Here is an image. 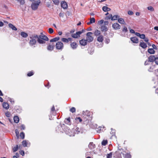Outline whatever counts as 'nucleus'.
<instances>
[{
  "label": "nucleus",
  "instance_id": "1",
  "mask_svg": "<svg viewBox=\"0 0 158 158\" xmlns=\"http://www.w3.org/2000/svg\"><path fill=\"white\" fill-rule=\"evenodd\" d=\"M115 158H131V155L126 153L122 148L118 149L114 154Z\"/></svg>",
  "mask_w": 158,
  "mask_h": 158
},
{
  "label": "nucleus",
  "instance_id": "2",
  "mask_svg": "<svg viewBox=\"0 0 158 158\" xmlns=\"http://www.w3.org/2000/svg\"><path fill=\"white\" fill-rule=\"evenodd\" d=\"M56 130L58 132L60 131L63 133L64 132L69 135H71L73 134L72 132H69L70 129L64 124L59 125L56 128Z\"/></svg>",
  "mask_w": 158,
  "mask_h": 158
},
{
  "label": "nucleus",
  "instance_id": "3",
  "mask_svg": "<svg viewBox=\"0 0 158 158\" xmlns=\"http://www.w3.org/2000/svg\"><path fill=\"white\" fill-rule=\"evenodd\" d=\"M40 3V0H37V1L32 3L31 5L32 9L33 10H36L38 8Z\"/></svg>",
  "mask_w": 158,
  "mask_h": 158
},
{
  "label": "nucleus",
  "instance_id": "4",
  "mask_svg": "<svg viewBox=\"0 0 158 158\" xmlns=\"http://www.w3.org/2000/svg\"><path fill=\"white\" fill-rule=\"evenodd\" d=\"M79 129L78 127H76L75 129L74 128L73 129H72V130H70V131H69V132H72L73 134V135L69 136H74L75 134H78L80 133H82V132L81 131H80V130H79Z\"/></svg>",
  "mask_w": 158,
  "mask_h": 158
},
{
  "label": "nucleus",
  "instance_id": "5",
  "mask_svg": "<svg viewBox=\"0 0 158 158\" xmlns=\"http://www.w3.org/2000/svg\"><path fill=\"white\" fill-rule=\"evenodd\" d=\"M93 33L91 32H88L86 34L87 38L86 40L87 42H90L93 41L94 38L92 36Z\"/></svg>",
  "mask_w": 158,
  "mask_h": 158
},
{
  "label": "nucleus",
  "instance_id": "6",
  "mask_svg": "<svg viewBox=\"0 0 158 158\" xmlns=\"http://www.w3.org/2000/svg\"><path fill=\"white\" fill-rule=\"evenodd\" d=\"M56 48L57 49L62 50L64 48V45L61 42H57L56 44Z\"/></svg>",
  "mask_w": 158,
  "mask_h": 158
},
{
  "label": "nucleus",
  "instance_id": "7",
  "mask_svg": "<svg viewBox=\"0 0 158 158\" xmlns=\"http://www.w3.org/2000/svg\"><path fill=\"white\" fill-rule=\"evenodd\" d=\"M89 111H87L86 112L83 111L82 114L83 117L85 118V120L86 121L87 120H89V115L88 114Z\"/></svg>",
  "mask_w": 158,
  "mask_h": 158
},
{
  "label": "nucleus",
  "instance_id": "8",
  "mask_svg": "<svg viewBox=\"0 0 158 158\" xmlns=\"http://www.w3.org/2000/svg\"><path fill=\"white\" fill-rule=\"evenodd\" d=\"M31 40L29 42V44L30 46H32L35 45L36 43V40L32 37H30Z\"/></svg>",
  "mask_w": 158,
  "mask_h": 158
},
{
  "label": "nucleus",
  "instance_id": "9",
  "mask_svg": "<svg viewBox=\"0 0 158 158\" xmlns=\"http://www.w3.org/2000/svg\"><path fill=\"white\" fill-rule=\"evenodd\" d=\"M83 33L82 31H77L76 33L72 34V37L74 38H77L79 37L80 35Z\"/></svg>",
  "mask_w": 158,
  "mask_h": 158
},
{
  "label": "nucleus",
  "instance_id": "10",
  "mask_svg": "<svg viewBox=\"0 0 158 158\" xmlns=\"http://www.w3.org/2000/svg\"><path fill=\"white\" fill-rule=\"evenodd\" d=\"M112 27L115 30H118L120 28L121 26L118 23H115L113 24Z\"/></svg>",
  "mask_w": 158,
  "mask_h": 158
},
{
  "label": "nucleus",
  "instance_id": "11",
  "mask_svg": "<svg viewBox=\"0 0 158 158\" xmlns=\"http://www.w3.org/2000/svg\"><path fill=\"white\" fill-rule=\"evenodd\" d=\"M22 144L24 147H29L30 145V143L28 141L25 140L22 141Z\"/></svg>",
  "mask_w": 158,
  "mask_h": 158
},
{
  "label": "nucleus",
  "instance_id": "12",
  "mask_svg": "<svg viewBox=\"0 0 158 158\" xmlns=\"http://www.w3.org/2000/svg\"><path fill=\"white\" fill-rule=\"evenodd\" d=\"M61 6L64 9H66L68 8V5L67 3L64 1H62L61 2Z\"/></svg>",
  "mask_w": 158,
  "mask_h": 158
},
{
  "label": "nucleus",
  "instance_id": "13",
  "mask_svg": "<svg viewBox=\"0 0 158 158\" xmlns=\"http://www.w3.org/2000/svg\"><path fill=\"white\" fill-rule=\"evenodd\" d=\"M39 38L43 40H44L47 41H48L49 40L48 37L47 36L43 34L42 33H41V35L39 36Z\"/></svg>",
  "mask_w": 158,
  "mask_h": 158
},
{
  "label": "nucleus",
  "instance_id": "14",
  "mask_svg": "<svg viewBox=\"0 0 158 158\" xmlns=\"http://www.w3.org/2000/svg\"><path fill=\"white\" fill-rule=\"evenodd\" d=\"M155 57L154 55H151L148 58V61L150 62H153L155 61Z\"/></svg>",
  "mask_w": 158,
  "mask_h": 158
},
{
  "label": "nucleus",
  "instance_id": "15",
  "mask_svg": "<svg viewBox=\"0 0 158 158\" xmlns=\"http://www.w3.org/2000/svg\"><path fill=\"white\" fill-rule=\"evenodd\" d=\"M55 47V44H49L47 47L48 50L52 51L53 50Z\"/></svg>",
  "mask_w": 158,
  "mask_h": 158
},
{
  "label": "nucleus",
  "instance_id": "16",
  "mask_svg": "<svg viewBox=\"0 0 158 158\" xmlns=\"http://www.w3.org/2000/svg\"><path fill=\"white\" fill-rule=\"evenodd\" d=\"M2 107L4 108L7 110L9 108V105L8 103L4 102L2 103Z\"/></svg>",
  "mask_w": 158,
  "mask_h": 158
},
{
  "label": "nucleus",
  "instance_id": "17",
  "mask_svg": "<svg viewBox=\"0 0 158 158\" xmlns=\"http://www.w3.org/2000/svg\"><path fill=\"white\" fill-rule=\"evenodd\" d=\"M130 39L133 43H137L139 42L138 39L136 37H132Z\"/></svg>",
  "mask_w": 158,
  "mask_h": 158
},
{
  "label": "nucleus",
  "instance_id": "18",
  "mask_svg": "<svg viewBox=\"0 0 158 158\" xmlns=\"http://www.w3.org/2000/svg\"><path fill=\"white\" fill-rule=\"evenodd\" d=\"M70 46L73 49H75L77 47V44L75 42H73L71 43Z\"/></svg>",
  "mask_w": 158,
  "mask_h": 158
},
{
  "label": "nucleus",
  "instance_id": "19",
  "mask_svg": "<svg viewBox=\"0 0 158 158\" xmlns=\"http://www.w3.org/2000/svg\"><path fill=\"white\" fill-rule=\"evenodd\" d=\"M80 44L81 45L83 46H85L86 45L87 43V42L86 40H81L79 41Z\"/></svg>",
  "mask_w": 158,
  "mask_h": 158
},
{
  "label": "nucleus",
  "instance_id": "20",
  "mask_svg": "<svg viewBox=\"0 0 158 158\" xmlns=\"http://www.w3.org/2000/svg\"><path fill=\"white\" fill-rule=\"evenodd\" d=\"M108 30L107 27L105 25H102L101 27V31H106Z\"/></svg>",
  "mask_w": 158,
  "mask_h": 158
},
{
  "label": "nucleus",
  "instance_id": "21",
  "mask_svg": "<svg viewBox=\"0 0 158 158\" xmlns=\"http://www.w3.org/2000/svg\"><path fill=\"white\" fill-rule=\"evenodd\" d=\"M88 147L90 149H93L95 147V145L93 142H90L88 145Z\"/></svg>",
  "mask_w": 158,
  "mask_h": 158
},
{
  "label": "nucleus",
  "instance_id": "22",
  "mask_svg": "<svg viewBox=\"0 0 158 158\" xmlns=\"http://www.w3.org/2000/svg\"><path fill=\"white\" fill-rule=\"evenodd\" d=\"M120 18V16L118 15H114L113 16H112V17L111 19V20L114 21L117 20Z\"/></svg>",
  "mask_w": 158,
  "mask_h": 158
},
{
  "label": "nucleus",
  "instance_id": "23",
  "mask_svg": "<svg viewBox=\"0 0 158 158\" xmlns=\"http://www.w3.org/2000/svg\"><path fill=\"white\" fill-rule=\"evenodd\" d=\"M139 45L143 48H145L147 47L146 44L143 42H140Z\"/></svg>",
  "mask_w": 158,
  "mask_h": 158
},
{
  "label": "nucleus",
  "instance_id": "24",
  "mask_svg": "<svg viewBox=\"0 0 158 158\" xmlns=\"http://www.w3.org/2000/svg\"><path fill=\"white\" fill-rule=\"evenodd\" d=\"M59 39L60 37H57L52 39L50 40V41L51 42H55L59 40Z\"/></svg>",
  "mask_w": 158,
  "mask_h": 158
},
{
  "label": "nucleus",
  "instance_id": "25",
  "mask_svg": "<svg viewBox=\"0 0 158 158\" xmlns=\"http://www.w3.org/2000/svg\"><path fill=\"white\" fill-rule=\"evenodd\" d=\"M118 22L120 24H125V22L124 20L122 18H119V19H118Z\"/></svg>",
  "mask_w": 158,
  "mask_h": 158
},
{
  "label": "nucleus",
  "instance_id": "26",
  "mask_svg": "<svg viewBox=\"0 0 158 158\" xmlns=\"http://www.w3.org/2000/svg\"><path fill=\"white\" fill-rule=\"evenodd\" d=\"M102 10L104 12L108 11H110L111 9L110 8L106 6H104L102 7Z\"/></svg>",
  "mask_w": 158,
  "mask_h": 158
},
{
  "label": "nucleus",
  "instance_id": "27",
  "mask_svg": "<svg viewBox=\"0 0 158 158\" xmlns=\"http://www.w3.org/2000/svg\"><path fill=\"white\" fill-rule=\"evenodd\" d=\"M9 27L11 28L13 30L16 31L17 30V28L12 24L11 23H9Z\"/></svg>",
  "mask_w": 158,
  "mask_h": 158
},
{
  "label": "nucleus",
  "instance_id": "28",
  "mask_svg": "<svg viewBox=\"0 0 158 158\" xmlns=\"http://www.w3.org/2000/svg\"><path fill=\"white\" fill-rule=\"evenodd\" d=\"M97 40L99 42H102L103 40V36L102 35H100L98 37Z\"/></svg>",
  "mask_w": 158,
  "mask_h": 158
},
{
  "label": "nucleus",
  "instance_id": "29",
  "mask_svg": "<svg viewBox=\"0 0 158 158\" xmlns=\"http://www.w3.org/2000/svg\"><path fill=\"white\" fill-rule=\"evenodd\" d=\"M20 34L21 36L24 38H26L28 36L27 33L24 32H21Z\"/></svg>",
  "mask_w": 158,
  "mask_h": 158
},
{
  "label": "nucleus",
  "instance_id": "30",
  "mask_svg": "<svg viewBox=\"0 0 158 158\" xmlns=\"http://www.w3.org/2000/svg\"><path fill=\"white\" fill-rule=\"evenodd\" d=\"M14 121L16 123H18L19 121V118L18 116H15L14 118Z\"/></svg>",
  "mask_w": 158,
  "mask_h": 158
},
{
  "label": "nucleus",
  "instance_id": "31",
  "mask_svg": "<svg viewBox=\"0 0 158 158\" xmlns=\"http://www.w3.org/2000/svg\"><path fill=\"white\" fill-rule=\"evenodd\" d=\"M94 35L95 36L99 35L101 34V32L100 31L98 30H96L94 33Z\"/></svg>",
  "mask_w": 158,
  "mask_h": 158
},
{
  "label": "nucleus",
  "instance_id": "32",
  "mask_svg": "<svg viewBox=\"0 0 158 158\" xmlns=\"http://www.w3.org/2000/svg\"><path fill=\"white\" fill-rule=\"evenodd\" d=\"M43 40H42L39 38L37 40L38 42L40 44H44L45 43V42Z\"/></svg>",
  "mask_w": 158,
  "mask_h": 158
},
{
  "label": "nucleus",
  "instance_id": "33",
  "mask_svg": "<svg viewBox=\"0 0 158 158\" xmlns=\"http://www.w3.org/2000/svg\"><path fill=\"white\" fill-rule=\"evenodd\" d=\"M112 17V15L111 14H109V15H108L107 16H106V17H105L104 19L105 20H108L111 19V20Z\"/></svg>",
  "mask_w": 158,
  "mask_h": 158
},
{
  "label": "nucleus",
  "instance_id": "34",
  "mask_svg": "<svg viewBox=\"0 0 158 158\" xmlns=\"http://www.w3.org/2000/svg\"><path fill=\"white\" fill-rule=\"evenodd\" d=\"M148 52L150 54H154L155 53V51L153 48H149Z\"/></svg>",
  "mask_w": 158,
  "mask_h": 158
},
{
  "label": "nucleus",
  "instance_id": "35",
  "mask_svg": "<svg viewBox=\"0 0 158 158\" xmlns=\"http://www.w3.org/2000/svg\"><path fill=\"white\" fill-rule=\"evenodd\" d=\"M107 143V140H103L102 142V145L103 146H105Z\"/></svg>",
  "mask_w": 158,
  "mask_h": 158
},
{
  "label": "nucleus",
  "instance_id": "36",
  "mask_svg": "<svg viewBox=\"0 0 158 158\" xmlns=\"http://www.w3.org/2000/svg\"><path fill=\"white\" fill-rule=\"evenodd\" d=\"M18 145H16V146L15 147H14V148H13V152H15L17 151L18 150Z\"/></svg>",
  "mask_w": 158,
  "mask_h": 158
},
{
  "label": "nucleus",
  "instance_id": "37",
  "mask_svg": "<svg viewBox=\"0 0 158 158\" xmlns=\"http://www.w3.org/2000/svg\"><path fill=\"white\" fill-rule=\"evenodd\" d=\"M95 21V20L94 18H91L90 19L89 23H94Z\"/></svg>",
  "mask_w": 158,
  "mask_h": 158
},
{
  "label": "nucleus",
  "instance_id": "38",
  "mask_svg": "<svg viewBox=\"0 0 158 158\" xmlns=\"http://www.w3.org/2000/svg\"><path fill=\"white\" fill-rule=\"evenodd\" d=\"M61 41L64 43H68V40L67 39L65 38H62L61 39Z\"/></svg>",
  "mask_w": 158,
  "mask_h": 158
},
{
  "label": "nucleus",
  "instance_id": "39",
  "mask_svg": "<svg viewBox=\"0 0 158 158\" xmlns=\"http://www.w3.org/2000/svg\"><path fill=\"white\" fill-rule=\"evenodd\" d=\"M70 111L72 113H74L76 111V109L74 107H72L70 109Z\"/></svg>",
  "mask_w": 158,
  "mask_h": 158
},
{
  "label": "nucleus",
  "instance_id": "40",
  "mask_svg": "<svg viewBox=\"0 0 158 158\" xmlns=\"http://www.w3.org/2000/svg\"><path fill=\"white\" fill-rule=\"evenodd\" d=\"M54 3L56 5H58L59 3V0H52Z\"/></svg>",
  "mask_w": 158,
  "mask_h": 158
},
{
  "label": "nucleus",
  "instance_id": "41",
  "mask_svg": "<svg viewBox=\"0 0 158 158\" xmlns=\"http://www.w3.org/2000/svg\"><path fill=\"white\" fill-rule=\"evenodd\" d=\"M48 32L50 34H52L53 33L54 31L52 28H50L48 29Z\"/></svg>",
  "mask_w": 158,
  "mask_h": 158
},
{
  "label": "nucleus",
  "instance_id": "42",
  "mask_svg": "<svg viewBox=\"0 0 158 158\" xmlns=\"http://www.w3.org/2000/svg\"><path fill=\"white\" fill-rule=\"evenodd\" d=\"M20 136L21 138L22 139H24L25 137V135L23 132H22L20 133Z\"/></svg>",
  "mask_w": 158,
  "mask_h": 158
},
{
  "label": "nucleus",
  "instance_id": "43",
  "mask_svg": "<svg viewBox=\"0 0 158 158\" xmlns=\"http://www.w3.org/2000/svg\"><path fill=\"white\" fill-rule=\"evenodd\" d=\"M112 155V152H110L107 155L106 157L107 158H111Z\"/></svg>",
  "mask_w": 158,
  "mask_h": 158
},
{
  "label": "nucleus",
  "instance_id": "44",
  "mask_svg": "<svg viewBox=\"0 0 158 158\" xmlns=\"http://www.w3.org/2000/svg\"><path fill=\"white\" fill-rule=\"evenodd\" d=\"M147 8L148 10H150L151 11H153L154 10V8L152 6H148Z\"/></svg>",
  "mask_w": 158,
  "mask_h": 158
},
{
  "label": "nucleus",
  "instance_id": "45",
  "mask_svg": "<svg viewBox=\"0 0 158 158\" xmlns=\"http://www.w3.org/2000/svg\"><path fill=\"white\" fill-rule=\"evenodd\" d=\"M122 31L124 32H127L128 31L127 27L125 26H124L122 30Z\"/></svg>",
  "mask_w": 158,
  "mask_h": 158
},
{
  "label": "nucleus",
  "instance_id": "46",
  "mask_svg": "<svg viewBox=\"0 0 158 158\" xmlns=\"http://www.w3.org/2000/svg\"><path fill=\"white\" fill-rule=\"evenodd\" d=\"M111 131L110 132V134L112 135V136L114 135L115 133V130L111 128Z\"/></svg>",
  "mask_w": 158,
  "mask_h": 158
},
{
  "label": "nucleus",
  "instance_id": "47",
  "mask_svg": "<svg viewBox=\"0 0 158 158\" xmlns=\"http://www.w3.org/2000/svg\"><path fill=\"white\" fill-rule=\"evenodd\" d=\"M33 72L32 71H31L27 73V76L28 77H30L33 75Z\"/></svg>",
  "mask_w": 158,
  "mask_h": 158
},
{
  "label": "nucleus",
  "instance_id": "48",
  "mask_svg": "<svg viewBox=\"0 0 158 158\" xmlns=\"http://www.w3.org/2000/svg\"><path fill=\"white\" fill-rule=\"evenodd\" d=\"M6 116L8 117H9L10 116V114L9 111H7L5 113Z\"/></svg>",
  "mask_w": 158,
  "mask_h": 158
},
{
  "label": "nucleus",
  "instance_id": "49",
  "mask_svg": "<svg viewBox=\"0 0 158 158\" xmlns=\"http://www.w3.org/2000/svg\"><path fill=\"white\" fill-rule=\"evenodd\" d=\"M76 120L77 122H81L82 121V119L80 117H77L76 118Z\"/></svg>",
  "mask_w": 158,
  "mask_h": 158
},
{
  "label": "nucleus",
  "instance_id": "50",
  "mask_svg": "<svg viewBox=\"0 0 158 158\" xmlns=\"http://www.w3.org/2000/svg\"><path fill=\"white\" fill-rule=\"evenodd\" d=\"M139 37L140 38H141L142 39H144L145 38V35L144 34H142L141 35L140 34Z\"/></svg>",
  "mask_w": 158,
  "mask_h": 158
},
{
  "label": "nucleus",
  "instance_id": "51",
  "mask_svg": "<svg viewBox=\"0 0 158 158\" xmlns=\"http://www.w3.org/2000/svg\"><path fill=\"white\" fill-rule=\"evenodd\" d=\"M25 128V126L23 124H22L21 126V130H24Z\"/></svg>",
  "mask_w": 158,
  "mask_h": 158
},
{
  "label": "nucleus",
  "instance_id": "52",
  "mask_svg": "<svg viewBox=\"0 0 158 158\" xmlns=\"http://www.w3.org/2000/svg\"><path fill=\"white\" fill-rule=\"evenodd\" d=\"M104 23V20L103 19H102L101 20H99L98 22V23L99 24H101Z\"/></svg>",
  "mask_w": 158,
  "mask_h": 158
},
{
  "label": "nucleus",
  "instance_id": "53",
  "mask_svg": "<svg viewBox=\"0 0 158 158\" xmlns=\"http://www.w3.org/2000/svg\"><path fill=\"white\" fill-rule=\"evenodd\" d=\"M155 62L156 64L158 65V57H156Z\"/></svg>",
  "mask_w": 158,
  "mask_h": 158
},
{
  "label": "nucleus",
  "instance_id": "54",
  "mask_svg": "<svg viewBox=\"0 0 158 158\" xmlns=\"http://www.w3.org/2000/svg\"><path fill=\"white\" fill-rule=\"evenodd\" d=\"M20 154L22 156H23L24 155V151L23 150H21L20 151Z\"/></svg>",
  "mask_w": 158,
  "mask_h": 158
},
{
  "label": "nucleus",
  "instance_id": "55",
  "mask_svg": "<svg viewBox=\"0 0 158 158\" xmlns=\"http://www.w3.org/2000/svg\"><path fill=\"white\" fill-rule=\"evenodd\" d=\"M60 17H63L64 16V13L60 12L59 15Z\"/></svg>",
  "mask_w": 158,
  "mask_h": 158
},
{
  "label": "nucleus",
  "instance_id": "56",
  "mask_svg": "<svg viewBox=\"0 0 158 158\" xmlns=\"http://www.w3.org/2000/svg\"><path fill=\"white\" fill-rule=\"evenodd\" d=\"M103 23H104V25H108L109 24V22L108 21H104Z\"/></svg>",
  "mask_w": 158,
  "mask_h": 158
},
{
  "label": "nucleus",
  "instance_id": "57",
  "mask_svg": "<svg viewBox=\"0 0 158 158\" xmlns=\"http://www.w3.org/2000/svg\"><path fill=\"white\" fill-rule=\"evenodd\" d=\"M128 14L129 15H132L133 14V12L132 11L130 10L128 12Z\"/></svg>",
  "mask_w": 158,
  "mask_h": 158
},
{
  "label": "nucleus",
  "instance_id": "58",
  "mask_svg": "<svg viewBox=\"0 0 158 158\" xmlns=\"http://www.w3.org/2000/svg\"><path fill=\"white\" fill-rule=\"evenodd\" d=\"M66 121L67 122V123L68 124H69V122H70V118H67L66 119Z\"/></svg>",
  "mask_w": 158,
  "mask_h": 158
},
{
  "label": "nucleus",
  "instance_id": "59",
  "mask_svg": "<svg viewBox=\"0 0 158 158\" xmlns=\"http://www.w3.org/2000/svg\"><path fill=\"white\" fill-rule=\"evenodd\" d=\"M55 110V108L54 107V106H53L51 109V112H52L54 111Z\"/></svg>",
  "mask_w": 158,
  "mask_h": 158
},
{
  "label": "nucleus",
  "instance_id": "60",
  "mask_svg": "<svg viewBox=\"0 0 158 158\" xmlns=\"http://www.w3.org/2000/svg\"><path fill=\"white\" fill-rule=\"evenodd\" d=\"M15 132L16 134V135H18L19 134V130L17 129H16L15 130Z\"/></svg>",
  "mask_w": 158,
  "mask_h": 158
},
{
  "label": "nucleus",
  "instance_id": "61",
  "mask_svg": "<svg viewBox=\"0 0 158 158\" xmlns=\"http://www.w3.org/2000/svg\"><path fill=\"white\" fill-rule=\"evenodd\" d=\"M39 36H38L37 35H34V37H32V38H34V39H36L37 38L38 39L39 38Z\"/></svg>",
  "mask_w": 158,
  "mask_h": 158
},
{
  "label": "nucleus",
  "instance_id": "62",
  "mask_svg": "<svg viewBox=\"0 0 158 158\" xmlns=\"http://www.w3.org/2000/svg\"><path fill=\"white\" fill-rule=\"evenodd\" d=\"M9 101L11 102V103L12 104H13L14 103V101L13 100V99H10V100H9Z\"/></svg>",
  "mask_w": 158,
  "mask_h": 158
},
{
  "label": "nucleus",
  "instance_id": "63",
  "mask_svg": "<svg viewBox=\"0 0 158 158\" xmlns=\"http://www.w3.org/2000/svg\"><path fill=\"white\" fill-rule=\"evenodd\" d=\"M130 32L131 33H135V31L133 29H130Z\"/></svg>",
  "mask_w": 158,
  "mask_h": 158
},
{
  "label": "nucleus",
  "instance_id": "64",
  "mask_svg": "<svg viewBox=\"0 0 158 158\" xmlns=\"http://www.w3.org/2000/svg\"><path fill=\"white\" fill-rule=\"evenodd\" d=\"M135 35L139 37L140 34V33L138 32H135Z\"/></svg>",
  "mask_w": 158,
  "mask_h": 158
}]
</instances>
